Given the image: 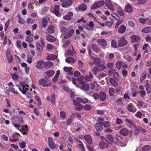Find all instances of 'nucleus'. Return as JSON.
<instances>
[{"label": "nucleus", "mask_w": 151, "mask_h": 151, "mask_svg": "<svg viewBox=\"0 0 151 151\" xmlns=\"http://www.w3.org/2000/svg\"><path fill=\"white\" fill-rule=\"evenodd\" d=\"M49 80L47 78H42L39 80V82L40 84L42 85L43 87H48L52 84L51 82L46 83Z\"/></svg>", "instance_id": "nucleus-1"}, {"label": "nucleus", "mask_w": 151, "mask_h": 151, "mask_svg": "<svg viewBox=\"0 0 151 151\" xmlns=\"http://www.w3.org/2000/svg\"><path fill=\"white\" fill-rule=\"evenodd\" d=\"M97 43L103 48H105L107 45L106 41L103 39H100L96 41Z\"/></svg>", "instance_id": "nucleus-2"}, {"label": "nucleus", "mask_w": 151, "mask_h": 151, "mask_svg": "<svg viewBox=\"0 0 151 151\" xmlns=\"http://www.w3.org/2000/svg\"><path fill=\"white\" fill-rule=\"evenodd\" d=\"M83 25L85 29L89 31H91L93 29L94 24L93 22L91 21L89 22L88 24H83Z\"/></svg>", "instance_id": "nucleus-3"}, {"label": "nucleus", "mask_w": 151, "mask_h": 151, "mask_svg": "<svg viewBox=\"0 0 151 151\" xmlns=\"http://www.w3.org/2000/svg\"><path fill=\"white\" fill-rule=\"evenodd\" d=\"M127 41L125 40L124 37H122L118 42V47H121L126 45L127 44Z\"/></svg>", "instance_id": "nucleus-4"}, {"label": "nucleus", "mask_w": 151, "mask_h": 151, "mask_svg": "<svg viewBox=\"0 0 151 151\" xmlns=\"http://www.w3.org/2000/svg\"><path fill=\"white\" fill-rule=\"evenodd\" d=\"M106 4L107 7L112 11L114 10V6L116 5L115 3H112L110 0H106Z\"/></svg>", "instance_id": "nucleus-5"}, {"label": "nucleus", "mask_w": 151, "mask_h": 151, "mask_svg": "<svg viewBox=\"0 0 151 151\" xmlns=\"http://www.w3.org/2000/svg\"><path fill=\"white\" fill-rule=\"evenodd\" d=\"M105 2L104 1H101L97 3L94 4L92 6L91 9H94L100 7L104 5Z\"/></svg>", "instance_id": "nucleus-6"}, {"label": "nucleus", "mask_w": 151, "mask_h": 151, "mask_svg": "<svg viewBox=\"0 0 151 151\" xmlns=\"http://www.w3.org/2000/svg\"><path fill=\"white\" fill-rule=\"evenodd\" d=\"M109 141L108 140H101L99 142V146L101 149H104L105 148H107L108 147V142Z\"/></svg>", "instance_id": "nucleus-7"}, {"label": "nucleus", "mask_w": 151, "mask_h": 151, "mask_svg": "<svg viewBox=\"0 0 151 151\" xmlns=\"http://www.w3.org/2000/svg\"><path fill=\"white\" fill-rule=\"evenodd\" d=\"M48 145L52 149H54L55 147L56 144L53 142V140L51 137H49L48 139Z\"/></svg>", "instance_id": "nucleus-8"}, {"label": "nucleus", "mask_w": 151, "mask_h": 151, "mask_svg": "<svg viewBox=\"0 0 151 151\" xmlns=\"http://www.w3.org/2000/svg\"><path fill=\"white\" fill-rule=\"evenodd\" d=\"M11 92L13 93L14 94H19V93L16 90L14 86L10 87L5 92L6 93L8 94L9 93Z\"/></svg>", "instance_id": "nucleus-9"}, {"label": "nucleus", "mask_w": 151, "mask_h": 151, "mask_svg": "<svg viewBox=\"0 0 151 151\" xmlns=\"http://www.w3.org/2000/svg\"><path fill=\"white\" fill-rule=\"evenodd\" d=\"M73 103L74 104L75 106V109L77 110L80 111L81 110L83 107V106L81 105V104L76 102V100H73Z\"/></svg>", "instance_id": "nucleus-10"}, {"label": "nucleus", "mask_w": 151, "mask_h": 151, "mask_svg": "<svg viewBox=\"0 0 151 151\" xmlns=\"http://www.w3.org/2000/svg\"><path fill=\"white\" fill-rule=\"evenodd\" d=\"M6 58L8 60V62L11 63L12 61V57L10 54V50L9 49H7L6 52Z\"/></svg>", "instance_id": "nucleus-11"}, {"label": "nucleus", "mask_w": 151, "mask_h": 151, "mask_svg": "<svg viewBox=\"0 0 151 151\" xmlns=\"http://www.w3.org/2000/svg\"><path fill=\"white\" fill-rule=\"evenodd\" d=\"M128 110L130 112H135L137 110L136 108L132 103H130L128 107Z\"/></svg>", "instance_id": "nucleus-12"}, {"label": "nucleus", "mask_w": 151, "mask_h": 151, "mask_svg": "<svg viewBox=\"0 0 151 151\" xmlns=\"http://www.w3.org/2000/svg\"><path fill=\"white\" fill-rule=\"evenodd\" d=\"M35 67L38 69L44 68V62L42 60L39 61L35 65Z\"/></svg>", "instance_id": "nucleus-13"}, {"label": "nucleus", "mask_w": 151, "mask_h": 151, "mask_svg": "<svg viewBox=\"0 0 151 151\" xmlns=\"http://www.w3.org/2000/svg\"><path fill=\"white\" fill-rule=\"evenodd\" d=\"M130 38L131 40V42L132 43L137 42H138L140 39V37L135 35H133L131 36Z\"/></svg>", "instance_id": "nucleus-14"}, {"label": "nucleus", "mask_w": 151, "mask_h": 151, "mask_svg": "<svg viewBox=\"0 0 151 151\" xmlns=\"http://www.w3.org/2000/svg\"><path fill=\"white\" fill-rule=\"evenodd\" d=\"M50 18L48 17L42 18V26L43 28H45L47 26L48 21H50Z\"/></svg>", "instance_id": "nucleus-15"}, {"label": "nucleus", "mask_w": 151, "mask_h": 151, "mask_svg": "<svg viewBox=\"0 0 151 151\" xmlns=\"http://www.w3.org/2000/svg\"><path fill=\"white\" fill-rule=\"evenodd\" d=\"M85 140L87 142L88 144L90 145L93 143L92 137L89 135H86L84 137Z\"/></svg>", "instance_id": "nucleus-16"}, {"label": "nucleus", "mask_w": 151, "mask_h": 151, "mask_svg": "<svg viewBox=\"0 0 151 151\" xmlns=\"http://www.w3.org/2000/svg\"><path fill=\"white\" fill-rule=\"evenodd\" d=\"M59 7L58 5H56L54 7L53 12L58 17L60 16V14L59 12Z\"/></svg>", "instance_id": "nucleus-17"}, {"label": "nucleus", "mask_w": 151, "mask_h": 151, "mask_svg": "<svg viewBox=\"0 0 151 151\" xmlns=\"http://www.w3.org/2000/svg\"><path fill=\"white\" fill-rule=\"evenodd\" d=\"M99 98L101 101H104L106 99V93L103 91H101L99 93Z\"/></svg>", "instance_id": "nucleus-18"}, {"label": "nucleus", "mask_w": 151, "mask_h": 151, "mask_svg": "<svg viewBox=\"0 0 151 151\" xmlns=\"http://www.w3.org/2000/svg\"><path fill=\"white\" fill-rule=\"evenodd\" d=\"M91 47L93 50L96 53H98L100 51L101 49L96 45L92 44Z\"/></svg>", "instance_id": "nucleus-19"}, {"label": "nucleus", "mask_w": 151, "mask_h": 151, "mask_svg": "<svg viewBox=\"0 0 151 151\" xmlns=\"http://www.w3.org/2000/svg\"><path fill=\"white\" fill-rule=\"evenodd\" d=\"M72 0H68L66 1L63 3L61 6L64 7H66L71 5L72 3Z\"/></svg>", "instance_id": "nucleus-20"}, {"label": "nucleus", "mask_w": 151, "mask_h": 151, "mask_svg": "<svg viewBox=\"0 0 151 151\" xmlns=\"http://www.w3.org/2000/svg\"><path fill=\"white\" fill-rule=\"evenodd\" d=\"M46 40L50 42H54L55 41L56 39L53 36L50 35L47 36Z\"/></svg>", "instance_id": "nucleus-21"}, {"label": "nucleus", "mask_w": 151, "mask_h": 151, "mask_svg": "<svg viewBox=\"0 0 151 151\" xmlns=\"http://www.w3.org/2000/svg\"><path fill=\"white\" fill-rule=\"evenodd\" d=\"M119 133L122 135L126 136L128 134V131L126 128H124L120 130Z\"/></svg>", "instance_id": "nucleus-22"}, {"label": "nucleus", "mask_w": 151, "mask_h": 151, "mask_svg": "<svg viewBox=\"0 0 151 151\" xmlns=\"http://www.w3.org/2000/svg\"><path fill=\"white\" fill-rule=\"evenodd\" d=\"M55 28L53 26H51L48 27L47 29V32H45L46 34H51L53 33L54 31Z\"/></svg>", "instance_id": "nucleus-23"}, {"label": "nucleus", "mask_w": 151, "mask_h": 151, "mask_svg": "<svg viewBox=\"0 0 151 151\" xmlns=\"http://www.w3.org/2000/svg\"><path fill=\"white\" fill-rule=\"evenodd\" d=\"M45 73L47 77H51L54 75L55 72L53 70H49L45 72Z\"/></svg>", "instance_id": "nucleus-24"}, {"label": "nucleus", "mask_w": 151, "mask_h": 151, "mask_svg": "<svg viewBox=\"0 0 151 151\" xmlns=\"http://www.w3.org/2000/svg\"><path fill=\"white\" fill-rule=\"evenodd\" d=\"M22 133H23V135H27V133L28 131V128L26 125L25 126H22Z\"/></svg>", "instance_id": "nucleus-25"}, {"label": "nucleus", "mask_w": 151, "mask_h": 151, "mask_svg": "<svg viewBox=\"0 0 151 151\" xmlns=\"http://www.w3.org/2000/svg\"><path fill=\"white\" fill-rule=\"evenodd\" d=\"M73 15V13L72 12H69L68 14L64 16L63 19H64L69 20L71 19V17Z\"/></svg>", "instance_id": "nucleus-26"}, {"label": "nucleus", "mask_w": 151, "mask_h": 151, "mask_svg": "<svg viewBox=\"0 0 151 151\" xmlns=\"http://www.w3.org/2000/svg\"><path fill=\"white\" fill-rule=\"evenodd\" d=\"M16 86L18 87L19 89L22 92V93L24 94H26L27 91L29 90L28 88H23L22 87L17 85H16Z\"/></svg>", "instance_id": "nucleus-27"}, {"label": "nucleus", "mask_w": 151, "mask_h": 151, "mask_svg": "<svg viewBox=\"0 0 151 151\" xmlns=\"http://www.w3.org/2000/svg\"><path fill=\"white\" fill-rule=\"evenodd\" d=\"M74 30L73 29H71L69 32H68L67 35L66 36H65L63 37V39H66L70 37L74 32Z\"/></svg>", "instance_id": "nucleus-28"}, {"label": "nucleus", "mask_w": 151, "mask_h": 151, "mask_svg": "<svg viewBox=\"0 0 151 151\" xmlns=\"http://www.w3.org/2000/svg\"><path fill=\"white\" fill-rule=\"evenodd\" d=\"M126 30V26L124 25H122L119 27L118 30V32L122 34Z\"/></svg>", "instance_id": "nucleus-29"}, {"label": "nucleus", "mask_w": 151, "mask_h": 151, "mask_svg": "<svg viewBox=\"0 0 151 151\" xmlns=\"http://www.w3.org/2000/svg\"><path fill=\"white\" fill-rule=\"evenodd\" d=\"M98 71H102L106 68V67L104 65L99 64L96 66Z\"/></svg>", "instance_id": "nucleus-30"}, {"label": "nucleus", "mask_w": 151, "mask_h": 151, "mask_svg": "<svg viewBox=\"0 0 151 151\" xmlns=\"http://www.w3.org/2000/svg\"><path fill=\"white\" fill-rule=\"evenodd\" d=\"M33 35L32 34H30L29 35L27 36L25 38V40L29 42H32L33 40Z\"/></svg>", "instance_id": "nucleus-31"}, {"label": "nucleus", "mask_w": 151, "mask_h": 151, "mask_svg": "<svg viewBox=\"0 0 151 151\" xmlns=\"http://www.w3.org/2000/svg\"><path fill=\"white\" fill-rule=\"evenodd\" d=\"M78 9L80 10L83 11L87 9V6L85 4H82L78 6Z\"/></svg>", "instance_id": "nucleus-32"}, {"label": "nucleus", "mask_w": 151, "mask_h": 151, "mask_svg": "<svg viewBox=\"0 0 151 151\" xmlns=\"http://www.w3.org/2000/svg\"><path fill=\"white\" fill-rule=\"evenodd\" d=\"M53 63L50 61L44 62V68H49L51 67L53 65Z\"/></svg>", "instance_id": "nucleus-33"}, {"label": "nucleus", "mask_w": 151, "mask_h": 151, "mask_svg": "<svg viewBox=\"0 0 151 151\" xmlns=\"http://www.w3.org/2000/svg\"><path fill=\"white\" fill-rule=\"evenodd\" d=\"M60 31L63 35L66 36L68 32V29L65 27H62L60 29Z\"/></svg>", "instance_id": "nucleus-34"}, {"label": "nucleus", "mask_w": 151, "mask_h": 151, "mask_svg": "<svg viewBox=\"0 0 151 151\" xmlns=\"http://www.w3.org/2000/svg\"><path fill=\"white\" fill-rule=\"evenodd\" d=\"M36 46L37 50L39 52H42L43 50V47L42 46H41L38 42L36 43Z\"/></svg>", "instance_id": "nucleus-35"}, {"label": "nucleus", "mask_w": 151, "mask_h": 151, "mask_svg": "<svg viewBox=\"0 0 151 151\" xmlns=\"http://www.w3.org/2000/svg\"><path fill=\"white\" fill-rule=\"evenodd\" d=\"M65 60L67 63H73L75 62V59L71 57H69L67 58H66Z\"/></svg>", "instance_id": "nucleus-36"}, {"label": "nucleus", "mask_w": 151, "mask_h": 151, "mask_svg": "<svg viewBox=\"0 0 151 151\" xmlns=\"http://www.w3.org/2000/svg\"><path fill=\"white\" fill-rule=\"evenodd\" d=\"M81 88L84 91H88L89 89V86L88 84H86L83 85Z\"/></svg>", "instance_id": "nucleus-37"}, {"label": "nucleus", "mask_w": 151, "mask_h": 151, "mask_svg": "<svg viewBox=\"0 0 151 151\" xmlns=\"http://www.w3.org/2000/svg\"><path fill=\"white\" fill-rule=\"evenodd\" d=\"M49 8L47 7H44L41 11L40 14L41 15L45 14H47Z\"/></svg>", "instance_id": "nucleus-38"}, {"label": "nucleus", "mask_w": 151, "mask_h": 151, "mask_svg": "<svg viewBox=\"0 0 151 151\" xmlns=\"http://www.w3.org/2000/svg\"><path fill=\"white\" fill-rule=\"evenodd\" d=\"M77 80L82 84H84L86 83V81L84 80V77L82 76H81L80 77L77 78Z\"/></svg>", "instance_id": "nucleus-39"}, {"label": "nucleus", "mask_w": 151, "mask_h": 151, "mask_svg": "<svg viewBox=\"0 0 151 151\" xmlns=\"http://www.w3.org/2000/svg\"><path fill=\"white\" fill-rule=\"evenodd\" d=\"M145 87L147 93L148 94H149L151 92V88L148 83H146Z\"/></svg>", "instance_id": "nucleus-40"}, {"label": "nucleus", "mask_w": 151, "mask_h": 151, "mask_svg": "<svg viewBox=\"0 0 151 151\" xmlns=\"http://www.w3.org/2000/svg\"><path fill=\"white\" fill-rule=\"evenodd\" d=\"M93 64L96 65L101 63V61L99 58H93Z\"/></svg>", "instance_id": "nucleus-41"}, {"label": "nucleus", "mask_w": 151, "mask_h": 151, "mask_svg": "<svg viewBox=\"0 0 151 151\" xmlns=\"http://www.w3.org/2000/svg\"><path fill=\"white\" fill-rule=\"evenodd\" d=\"M142 32L145 33H147L151 32V27H148L143 28L142 30Z\"/></svg>", "instance_id": "nucleus-42"}, {"label": "nucleus", "mask_w": 151, "mask_h": 151, "mask_svg": "<svg viewBox=\"0 0 151 151\" xmlns=\"http://www.w3.org/2000/svg\"><path fill=\"white\" fill-rule=\"evenodd\" d=\"M106 137L109 141V143L110 144H112L113 142V137L111 135H107Z\"/></svg>", "instance_id": "nucleus-43"}, {"label": "nucleus", "mask_w": 151, "mask_h": 151, "mask_svg": "<svg viewBox=\"0 0 151 151\" xmlns=\"http://www.w3.org/2000/svg\"><path fill=\"white\" fill-rule=\"evenodd\" d=\"M95 127L96 129V130L98 132L101 131L102 129V127L98 123H96L95 125Z\"/></svg>", "instance_id": "nucleus-44"}, {"label": "nucleus", "mask_w": 151, "mask_h": 151, "mask_svg": "<svg viewBox=\"0 0 151 151\" xmlns=\"http://www.w3.org/2000/svg\"><path fill=\"white\" fill-rule=\"evenodd\" d=\"M125 10L126 12L130 13L132 11V7L130 5H127L125 8Z\"/></svg>", "instance_id": "nucleus-45"}, {"label": "nucleus", "mask_w": 151, "mask_h": 151, "mask_svg": "<svg viewBox=\"0 0 151 151\" xmlns=\"http://www.w3.org/2000/svg\"><path fill=\"white\" fill-rule=\"evenodd\" d=\"M57 58V57L56 55L52 54L49 55L47 56V59L48 60H53Z\"/></svg>", "instance_id": "nucleus-46"}, {"label": "nucleus", "mask_w": 151, "mask_h": 151, "mask_svg": "<svg viewBox=\"0 0 151 151\" xmlns=\"http://www.w3.org/2000/svg\"><path fill=\"white\" fill-rule=\"evenodd\" d=\"M110 83L114 86H116L118 85V83L113 78H111L110 79Z\"/></svg>", "instance_id": "nucleus-47"}, {"label": "nucleus", "mask_w": 151, "mask_h": 151, "mask_svg": "<svg viewBox=\"0 0 151 151\" xmlns=\"http://www.w3.org/2000/svg\"><path fill=\"white\" fill-rule=\"evenodd\" d=\"M150 147L149 145H146L142 149V151H149L150 149Z\"/></svg>", "instance_id": "nucleus-48"}, {"label": "nucleus", "mask_w": 151, "mask_h": 151, "mask_svg": "<svg viewBox=\"0 0 151 151\" xmlns=\"http://www.w3.org/2000/svg\"><path fill=\"white\" fill-rule=\"evenodd\" d=\"M123 63L122 62L119 61L117 62L116 63V66L117 68L118 69H120L121 66L123 65Z\"/></svg>", "instance_id": "nucleus-49"}, {"label": "nucleus", "mask_w": 151, "mask_h": 151, "mask_svg": "<svg viewBox=\"0 0 151 151\" xmlns=\"http://www.w3.org/2000/svg\"><path fill=\"white\" fill-rule=\"evenodd\" d=\"M146 76V73L145 72H144L142 74V75L141 76V78H140V81L141 82L142 81H143V80L145 78Z\"/></svg>", "instance_id": "nucleus-50"}, {"label": "nucleus", "mask_w": 151, "mask_h": 151, "mask_svg": "<svg viewBox=\"0 0 151 151\" xmlns=\"http://www.w3.org/2000/svg\"><path fill=\"white\" fill-rule=\"evenodd\" d=\"M109 95L111 96H114V89L113 88H110L109 89Z\"/></svg>", "instance_id": "nucleus-51"}, {"label": "nucleus", "mask_w": 151, "mask_h": 151, "mask_svg": "<svg viewBox=\"0 0 151 151\" xmlns=\"http://www.w3.org/2000/svg\"><path fill=\"white\" fill-rule=\"evenodd\" d=\"M111 46L114 48H117V45L116 41L114 40H112L111 41Z\"/></svg>", "instance_id": "nucleus-52"}, {"label": "nucleus", "mask_w": 151, "mask_h": 151, "mask_svg": "<svg viewBox=\"0 0 151 151\" xmlns=\"http://www.w3.org/2000/svg\"><path fill=\"white\" fill-rule=\"evenodd\" d=\"M91 97L93 98L95 100H98L99 99V95L97 93H94L91 96Z\"/></svg>", "instance_id": "nucleus-53"}, {"label": "nucleus", "mask_w": 151, "mask_h": 151, "mask_svg": "<svg viewBox=\"0 0 151 151\" xmlns=\"http://www.w3.org/2000/svg\"><path fill=\"white\" fill-rule=\"evenodd\" d=\"M75 53V51L74 50L73 48V50H69L68 51L67 54L68 55H73Z\"/></svg>", "instance_id": "nucleus-54"}, {"label": "nucleus", "mask_w": 151, "mask_h": 151, "mask_svg": "<svg viewBox=\"0 0 151 151\" xmlns=\"http://www.w3.org/2000/svg\"><path fill=\"white\" fill-rule=\"evenodd\" d=\"M55 94H53L51 96V99L50 101L53 105H54L55 104Z\"/></svg>", "instance_id": "nucleus-55"}, {"label": "nucleus", "mask_w": 151, "mask_h": 151, "mask_svg": "<svg viewBox=\"0 0 151 151\" xmlns=\"http://www.w3.org/2000/svg\"><path fill=\"white\" fill-rule=\"evenodd\" d=\"M18 16L19 17V19L18 22L19 23L23 24L25 22V21L24 20V19L21 17L20 15H18Z\"/></svg>", "instance_id": "nucleus-56"}, {"label": "nucleus", "mask_w": 151, "mask_h": 151, "mask_svg": "<svg viewBox=\"0 0 151 151\" xmlns=\"http://www.w3.org/2000/svg\"><path fill=\"white\" fill-rule=\"evenodd\" d=\"M117 13L121 16H123L124 14L121 8L119 7L117 9Z\"/></svg>", "instance_id": "nucleus-57"}, {"label": "nucleus", "mask_w": 151, "mask_h": 151, "mask_svg": "<svg viewBox=\"0 0 151 151\" xmlns=\"http://www.w3.org/2000/svg\"><path fill=\"white\" fill-rule=\"evenodd\" d=\"M72 69V68L71 67H65L63 68V70L64 71L69 72L71 71Z\"/></svg>", "instance_id": "nucleus-58"}, {"label": "nucleus", "mask_w": 151, "mask_h": 151, "mask_svg": "<svg viewBox=\"0 0 151 151\" xmlns=\"http://www.w3.org/2000/svg\"><path fill=\"white\" fill-rule=\"evenodd\" d=\"M138 106H143L144 108H146L147 107L146 105L143 102L141 101H138Z\"/></svg>", "instance_id": "nucleus-59"}, {"label": "nucleus", "mask_w": 151, "mask_h": 151, "mask_svg": "<svg viewBox=\"0 0 151 151\" xmlns=\"http://www.w3.org/2000/svg\"><path fill=\"white\" fill-rule=\"evenodd\" d=\"M148 19V18H147L146 19H144L143 18H140L139 19V22L142 24H144L147 21V20Z\"/></svg>", "instance_id": "nucleus-60"}, {"label": "nucleus", "mask_w": 151, "mask_h": 151, "mask_svg": "<svg viewBox=\"0 0 151 151\" xmlns=\"http://www.w3.org/2000/svg\"><path fill=\"white\" fill-rule=\"evenodd\" d=\"M128 25L132 27H133L135 25L134 22L132 20H129L128 22Z\"/></svg>", "instance_id": "nucleus-61"}, {"label": "nucleus", "mask_w": 151, "mask_h": 151, "mask_svg": "<svg viewBox=\"0 0 151 151\" xmlns=\"http://www.w3.org/2000/svg\"><path fill=\"white\" fill-rule=\"evenodd\" d=\"M118 21L116 22V26H115V29L117 28L118 26L121 24L123 22V20L122 19H120L118 20Z\"/></svg>", "instance_id": "nucleus-62"}, {"label": "nucleus", "mask_w": 151, "mask_h": 151, "mask_svg": "<svg viewBox=\"0 0 151 151\" xmlns=\"http://www.w3.org/2000/svg\"><path fill=\"white\" fill-rule=\"evenodd\" d=\"M70 40H69L65 41L64 42L63 46L65 47H68L70 44Z\"/></svg>", "instance_id": "nucleus-63"}, {"label": "nucleus", "mask_w": 151, "mask_h": 151, "mask_svg": "<svg viewBox=\"0 0 151 151\" xmlns=\"http://www.w3.org/2000/svg\"><path fill=\"white\" fill-rule=\"evenodd\" d=\"M20 147L21 148H25L26 147V143L24 141L19 142V144Z\"/></svg>", "instance_id": "nucleus-64"}]
</instances>
